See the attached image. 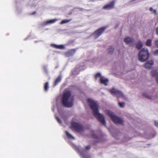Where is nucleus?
<instances>
[{
    "mask_svg": "<svg viewBox=\"0 0 158 158\" xmlns=\"http://www.w3.org/2000/svg\"><path fill=\"white\" fill-rule=\"evenodd\" d=\"M143 46V44L141 41H139L136 44V47L138 49H140Z\"/></svg>",
    "mask_w": 158,
    "mask_h": 158,
    "instance_id": "a211bd4d",
    "label": "nucleus"
},
{
    "mask_svg": "<svg viewBox=\"0 0 158 158\" xmlns=\"http://www.w3.org/2000/svg\"><path fill=\"white\" fill-rule=\"evenodd\" d=\"M87 101L92 110V113L98 119V120L102 124L105 126L106 122L105 118L103 115L99 113V106L98 104L90 98L88 99Z\"/></svg>",
    "mask_w": 158,
    "mask_h": 158,
    "instance_id": "f257e3e1",
    "label": "nucleus"
},
{
    "mask_svg": "<svg viewBox=\"0 0 158 158\" xmlns=\"http://www.w3.org/2000/svg\"><path fill=\"white\" fill-rule=\"evenodd\" d=\"M143 95L145 97L148 98H151V97L147 95L146 94H143Z\"/></svg>",
    "mask_w": 158,
    "mask_h": 158,
    "instance_id": "bb28decb",
    "label": "nucleus"
},
{
    "mask_svg": "<svg viewBox=\"0 0 158 158\" xmlns=\"http://www.w3.org/2000/svg\"><path fill=\"white\" fill-rule=\"evenodd\" d=\"M115 1H112L109 3L105 5L102 8L103 9L110 10L114 8Z\"/></svg>",
    "mask_w": 158,
    "mask_h": 158,
    "instance_id": "6e6552de",
    "label": "nucleus"
},
{
    "mask_svg": "<svg viewBox=\"0 0 158 158\" xmlns=\"http://www.w3.org/2000/svg\"><path fill=\"white\" fill-rule=\"evenodd\" d=\"M124 41L127 44L132 45L134 44V39L130 37H127L125 38Z\"/></svg>",
    "mask_w": 158,
    "mask_h": 158,
    "instance_id": "1a4fd4ad",
    "label": "nucleus"
},
{
    "mask_svg": "<svg viewBox=\"0 0 158 158\" xmlns=\"http://www.w3.org/2000/svg\"><path fill=\"white\" fill-rule=\"evenodd\" d=\"M100 82L104 84L105 85H107V83L109 81L108 79L105 78L103 77H101L100 78Z\"/></svg>",
    "mask_w": 158,
    "mask_h": 158,
    "instance_id": "ddd939ff",
    "label": "nucleus"
},
{
    "mask_svg": "<svg viewBox=\"0 0 158 158\" xmlns=\"http://www.w3.org/2000/svg\"><path fill=\"white\" fill-rule=\"evenodd\" d=\"M71 19H64L62 20L60 23L61 24H63L65 23H67L71 21Z\"/></svg>",
    "mask_w": 158,
    "mask_h": 158,
    "instance_id": "5701e85b",
    "label": "nucleus"
},
{
    "mask_svg": "<svg viewBox=\"0 0 158 158\" xmlns=\"http://www.w3.org/2000/svg\"><path fill=\"white\" fill-rule=\"evenodd\" d=\"M65 133L67 136L68 138L72 139H74V138L70 134L68 131H65Z\"/></svg>",
    "mask_w": 158,
    "mask_h": 158,
    "instance_id": "f3484780",
    "label": "nucleus"
},
{
    "mask_svg": "<svg viewBox=\"0 0 158 158\" xmlns=\"http://www.w3.org/2000/svg\"><path fill=\"white\" fill-rule=\"evenodd\" d=\"M57 19H56L48 20L46 22V24H48L53 23H55Z\"/></svg>",
    "mask_w": 158,
    "mask_h": 158,
    "instance_id": "6ab92c4d",
    "label": "nucleus"
},
{
    "mask_svg": "<svg viewBox=\"0 0 158 158\" xmlns=\"http://www.w3.org/2000/svg\"><path fill=\"white\" fill-rule=\"evenodd\" d=\"M36 13V12H33L32 14V15H34Z\"/></svg>",
    "mask_w": 158,
    "mask_h": 158,
    "instance_id": "c9c22d12",
    "label": "nucleus"
},
{
    "mask_svg": "<svg viewBox=\"0 0 158 158\" xmlns=\"http://www.w3.org/2000/svg\"><path fill=\"white\" fill-rule=\"evenodd\" d=\"M61 76H59L55 80L54 82V85L55 86L58 83L60 82L61 80Z\"/></svg>",
    "mask_w": 158,
    "mask_h": 158,
    "instance_id": "2eb2a0df",
    "label": "nucleus"
},
{
    "mask_svg": "<svg viewBox=\"0 0 158 158\" xmlns=\"http://www.w3.org/2000/svg\"><path fill=\"white\" fill-rule=\"evenodd\" d=\"M106 113L115 123L120 125L123 124L124 121L123 119L116 116L112 112L109 110H106Z\"/></svg>",
    "mask_w": 158,
    "mask_h": 158,
    "instance_id": "7ed1b4c3",
    "label": "nucleus"
},
{
    "mask_svg": "<svg viewBox=\"0 0 158 158\" xmlns=\"http://www.w3.org/2000/svg\"><path fill=\"white\" fill-rule=\"evenodd\" d=\"M149 10L150 11H153V10L152 8V7H151L149 8Z\"/></svg>",
    "mask_w": 158,
    "mask_h": 158,
    "instance_id": "72a5a7b5",
    "label": "nucleus"
},
{
    "mask_svg": "<svg viewBox=\"0 0 158 158\" xmlns=\"http://www.w3.org/2000/svg\"><path fill=\"white\" fill-rule=\"evenodd\" d=\"M110 92L112 94L116 96L118 98L123 96V93L121 91L114 88L110 89Z\"/></svg>",
    "mask_w": 158,
    "mask_h": 158,
    "instance_id": "0eeeda50",
    "label": "nucleus"
},
{
    "mask_svg": "<svg viewBox=\"0 0 158 158\" xmlns=\"http://www.w3.org/2000/svg\"><path fill=\"white\" fill-rule=\"evenodd\" d=\"M74 98L70 91H67L63 94L62 102L63 105L67 107H72L73 105Z\"/></svg>",
    "mask_w": 158,
    "mask_h": 158,
    "instance_id": "f03ea898",
    "label": "nucleus"
},
{
    "mask_svg": "<svg viewBox=\"0 0 158 158\" xmlns=\"http://www.w3.org/2000/svg\"><path fill=\"white\" fill-rule=\"evenodd\" d=\"M71 127L74 130L78 132L82 131L83 130L82 126L77 123H72Z\"/></svg>",
    "mask_w": 158,
    "mask_h": 158,
    "instance_id": "39448f33",
    "label": "nucleus"
},
{
    "mask_svg": "<svg viewBox=\"0 0 158 158\" xmlns=\"http://www.w3.org/2000/svg\"><path fill=\"white\" fill-rule=\"evenodd\" d=\"M154 64V62L152 60H150L146 63L144 65L145 68L146 69H150Z\"/></svg>",
    "mask_w": 158,
    "mask_h": 158,
    "instance_id": "9b49d317",
    "label": "nucleus"
},
{
    "mask_svg": "<svg viewBox=\"0 0 158 158\" xmlns=\"http://www.w3.org/2000/svg\"><path fill=\"white\" fill-rule=\"evenodd\" d=\"M125 103L124 102H119L118 103V104H119V106L120 107H123L124 104Z\"/></svg>",
    "mask_w": 158,
    "mask_h": 158,
    "instance_id": "a878e982",
    "label": "nucleus"
},
{
    "mask_svg": "<svg viewBox=\"0 0 158 158\" xmlns=\"http://www.w3.org/2000/svg\"><path fill=\"white\" fill-rule=\"evenodd\" d=\"M149 55L148 49L145 48H143L139 53V60L141 62L145 61L148 59Z\"/></svg>",
    "mask_w": 158,
    "mask_h": 158,
    "instance_id": "20e7f679",
    "label": "nucleus"
},
{
    "mask_svg": "<svg viewBox=\"0 0 158 158\" xmlns=\"http://www.w3.org/2000/svg\"><path fill=\"white\" fill-rule=\"evenodd\" d=\"M153 11L154 13H155V14H156V10H153Z\"/></svg>",
    "mask_w": 158,
    "mask_h": 158,
    "instance_id": "f704fd0d",
    "label": "nucleus"
},
{
    "mask_svg": "<svg viewBox=\"0 0 158 158\" xmlns=\"http://www.w3.org/2000/svg\"><path fill=\"white\" fill-rule=\"evenodd\" d=\"M106 28V27H104L96 30L93 33V35L95 38L96 39L98 38L104 31Z\"/></svg>",
    "mask_w": 158,
    "mask_h": 158,
    "instance_id": "423d86ee",
    "label": "nucleus"
},
{
    "mask_svg": "<svg viewBox=\"0 0 158 158\" xmlns=\"http://www.w3.org/2000/svg\"><path fill=\"white\" fill-rule=\"evenodd\" d=\"M154 54L155 55H158V49L156 50L154 52Z\"/></svg>",
    "mask_w": 158,
    "mask_h": 158,
    "instance_id": "c756f323",
    "label": "nucleus"
},
{
    "mask_svg": "<svg viewBox=\"0 0 158 158\" xmlns=\"http://www.w3.org/2000/svg\"><path fill=\"white\" fill-rule=\"evenodd\" d=\"M49 88L48 83V82H46L44 85V89L45 91H47Z\"/></svg>",
    "mask_w": 158,
    "mask_h": 158,
    "instance_id": "b1692460",
    "label": "nucleus"
},
{
    "mask_svg": "<svg viewBox=\"0 0 158 158\" xmlns=\"http://www.w3.org/2000/svg\"><path fill=\"white\" fill-rule=\"evenodd\" d=\"M108 54H112L114 51V48L112 46H110L108 49Z\"/></svg>",
    "mask_w": 158,
    "mask_h": 158,
    "instance_id": "aec40b11",
    "label": "nucleus"
},
{
    "mask_svg": "<svg viewBox=\"0 0 158 158\" xmlns=\"http://www.w3.org/2000/svg\"><path fill=\"white\" fill-rule=\"evenodd\" d=\"M91 148V146L90 145H88L87 146H85V149L86 150H89Z\"/></svg>",
    "mask_w": 158,
    "mask_h": 158,
    "instance_id": "c85d7f7f",
    "label": "nucleus"
},
{
    "mask_svg": "<svg viewBox=\"0 0 158 158\" xmlns=\"http://www.w3.org/2000/svg\"><path fill=\"white\" fill-rule=\"evenodd\" d=\"M155 45L156 46L157 48H158V40H156L155 41Z\"/></svg>",
    "mask_w": 158,
    "mask_h": 158,
    "instance_id": "7c9ffc66",
    "label": "nucleus"
},
{
    "mask_svg": "<svg viewBox=\"0 0 158 158\" xmlns=\"http://www.w3.org/2000/svg\"><path fill=\"white\" fill-rule=\"evenodd\" d=\"M74 148L75 150L77 152L80 153L81 155L83 158H89L90 157L89 156H86L85 155L83 154L82 153L80 152L79 147L74 146Z\"/></svg>",
    "mask_w": 158,
    "mask_h": 158,
    "instance_id": "f8f14e48",
    "label": "nucleus"
},
{
    "mask_svg": "<svg viewBox=\"0 0 158 158\" xmlns=\"http://www.w3.org/2000/svg\"><path fill=\"white\" fill-rule=\"evenodd\" d=\"M51 46L55 48L59 49H63L64 48V47L63 45H57L55 44H52Z\"/></svg>",
    "mask_w": 158,
    "mask_h": 158,
    "instance_id": "4468645a",
    "label": "nucleus"
},
{
    "mask_svg": "<svg viewBox=\"0 0 158 158\" xmlns=\"http://www.w3.org/2000/svg\"><path fill=\"white\" fill-rule=\"evenodd\" d=\"M76 50L75 49H71L68 50L65 53V55L66 57H69L73 56L75 53Z\"/></svg>",
    "mask_w": 158,
    "mask_h": 158,
    "instance_id": "9d476101",
    "label": "nucleus"
},
{
    "mask_svg": "<svg viewBox=\"0 0 158 158\" xmlns=\"http://www.w3.org/2000/svg\"><path fill=\"white\" fill-rule=\"evenodd\" d=\"M156 34L158 35V27L156 28Z\"/></svg>",
    "mask_w": 158,
    "mask_h": 158,
    "instance_id": "473e14b6",
    "label": "nucleus"
},
{
    "mask_svg": "<svg viewBox=\"0 0 158 158\" xmlns=\"http://www.w3.org/2000/svg\"><path fill=\"white\" fill-rule=\"evenodd\" d=\"M102 76H101V74L100 73H96L95 76V77L96 80H97V78L98 77H100V78Z\"/></svg>",
    "mask_w": 158,
    "mask_h": 158,
    "instance_id": "393cba45",
    "label": "nucleus"
},
{
    "mask_svg": "<svg viewBox=\"0 0 158 158\" xmlns=\"http://www.w3.org/2000/svg\"><path fill=\"white\" fill-rule=\"evenodd\" d=\"M155 125L156 126L158 127V122L155 121Z\"/></svg>",
    "mask_w": 158,
    "mask_h": 158,
    "instance_id": "2f4dec72",
    "label": "nucleus"
},
{
    "mask_svg": "<svg viewBox=\"0 0 158 158\" xmlns=\"http://www.w3.org/2000/svg\"><path fill=\"white\" fill-rule=\"evenodd\" d=\"M56 119H57V121L58 122V123H61V121L60 120V119L58 117H56Z\"/></svg>",
    "mask_w": 158,
    "mask_h": 158,
    "instance_id": "cd10ccee",
    "label": "nucleus"
},
{
    "mask_svg": "<svg viewBox=\"0 0 158 158\" xmlns=\"http://www.w3.org/2000/svg\"><path fill=\"white\" fill-rule=\"evenodd\" d=\"M146 44L147 46L151 47L152 45V40L150 39L147 40L146 41Z\"/></svg>",
    "mask_w": 158,
    "mask_h": 158,
    "instance_id": "412c9836",
    "label": "nucleus"
},
{
    "mask_svg": "<svg viewBox=\"0 0 158 158\" xmlns=\"http://www.w3.org/2000/svg\"><path fill=\"white\" fill-rule=\"evenodd\" d=\"M91 135L92 138L95 139H97L98 138V136L94 134V131H91Z\"/></svg>",
    "mask_w": 158,
    "mask_h": 158,
    "instance_id": "4be33fe9",
    "label": "nucleus"
},
{
    "mask_svg": "<svg viewBox=\"0 0 158 158\" xmlns=\"http://www.w3.org/2000/svg\"><path fill=\"white\" fill-rule=\"evenodd\" d=\"M151 74L152 76L155 77L156 78L158 77V73L157 72L156 70H153L151 72Z\"/></svg>",
    "mask_w": 158,
    "mask_h": 158,
    "instance_id": "dca6fc26",
    "label": "nucleus"
}]
</instances>
